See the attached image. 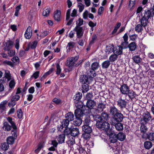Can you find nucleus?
Here are the masks:
<instances>
[{"instance_id":"f257e3e1","label":"nucleus","mask_w":154,"mask_h":154,"mask_svg":"<svg viewBox=\"0 0 154 154\" xmlns=\"http://www.w3.org/2000/svg\"><path fill=\"white\" fill-rule=\"evenodd\" d=\"M96 126L99 130L101 131L104 130L106 132L109 129L110 127V124L108 122L102 120V119L96 123Z\"/></svg>"},{"instance_id":"f03ea898","label":"nucleus","mask_w":154,"mask_h":154,"mask_svg":"<svg viewBox=\"0 0 154 154\" xmlns=\"http://www.w3.org/2000/svg\"><path fill=\"white\" fill-rule=\"evenodd\" d=\"M63 132L66 135H70L74 137L78 136L79 134V130L77 128L70 127L69 128L65 129Z\"/></svg>"},{"instance_id":"7ed1b4c3","label":"nucleus","mask_w":154,"mask_h":154,"mask_svg":"<svg viewBox=\"0 0 154 154\" xmlns=\"http://www.w3.org/2000/svg\"><path fill=\"white\" fill-rule=\"evenodd\" d=\"M93 77L90 73H88L87 75H81L79 78V81L82 84L85 83L89 84L92 81Z\"/></svg>"},{"instance_id":"20e7f679","label":"nucleus","mask_w":154,"mask_h":154,"mask_svg":"<svg viewBox=\"0 0 154 154\" xmlns=\"http://www.w3.org/2000/svg\"><path fill=\"white\" fill-rule=\"evenodd\" d=\"M83 131L84 133L82 134V136L85 139L87 140L90 137V134L92 132L91 128L89 125H84L82 127Z\"/></svg>"},{"instance_id":"39448f33","label":"nucleus","mask_w":154,"mask_h":154,"mask_svg":"<svg viewBox=\"0 0 154 154\" xmlns=\"http://www.w3.org/2000/svg\"><path fill=\"white\" fill-rule=\"evenodd\" d=\"M79 58V56L77 55L75 57H68L66 60V66L69 68H72L73 66H75V63Z\"/></svg>"},{"instance_id":"423d86ee","label":"nucleus","mask_w":154,"mask_h":154,"mask_svg":"<svg viewBox=\"0 0 154 154\" xmlns=\"http://www.w3.org/2000/svg\"><path fill=\"white\" fill-rule=\"evenodd\" d=\"M89 113V111L83 108V109H76L75 111L74 115L75 117L81 118L84 115Z\"/></svg>"},{"instance_id":"0eeeda50","label":"nucleus","mask_w":154,"mask_h":154,"mask_svg":"<svg viewBox=\"0 0 154 154\" xmlns=\"http://www.w3.org/2000/svg\"><path fill=\"white\" fill-rule=\"evenodd\" d=\"M124 116L121 113L118 112L112 117L110 123L113 122H121L122 121Z\"/></svg>"},{"instance_id":"6e6552de","label":"nucleus","mask_w":154,"mask_h":154,"mask_svg":"<svg viewBox=\"0 0 154 154\" xmlns=\"http://www.w3.org/2000/svg\"><path fill=\"white\" fill-rule=\"evenodd\" d=\"M151 118L150 112L146 111L143 114L140 122H143L144 123H147L150 120Z\"/></svg>"},{"instance_id":"1a4fd4ad","label":"nucleus","mask_w":154,"mask_h":154,"mask_svg":"<svg viewBox=\"0 0 154 154\" xmlns=\"http://www.w3.org/2000/svg\"><path fill=\"white\" fill-rule=\"evenodd\" d=\"M99 63L98 62H94L92 63L90 69V73L91 74L93 77L96 76V72L99 67Z\"/></svg>"},{"instance_id":"9d476101","label":"nucleus","mask_w":154,"mask_h":154,"mask_svg":"<svg viewBox=\"0 0 154 154\" xmlns=\"http://www.w3.org/2000/svg\"><path fill=\"white\" fill-rule=\"evenodd\" d=\"M96 105V102L94 100H88L87 102L86 105H84V108L87 110L89 109L90 113L91 112V109H93Z\"/></svg>"},{"instance_id":"9b49d317","label":"nucleus","mask_w":154,"mask_h":154,"mask_svg":"<svg viewBox=\"0 0 154 154\" xmlns=\"http://www.w3.org/2000/svg\"><path fill=\"white\" fill-rule=\"evenodd\" d=\"M20 97L18 95H15L11 98L10 101L8 103V106L9 107H13L16 104V101L18 100Z\"/></svg>"},{"instance_id":"f8f14e48","label":"nucleus","mask_w":154,"mask_h":154,"mask_svg":"<svg viewBox=\"0 0 154 154\" xmlns=\"http://www.w3.org/2000/svg\"><path fill=\"white\" fill-rule=\"evenodd\" d=\"M73 30L76 32L77 38H80L82 36L84 33V31L82 27L76 26Z\"/></svg>"},{"instance_id":"ddd939ff","label":"nucleus","mask_w":154,"mask_h":154,"mask_svg":"<svg viewBox=\"0 0 154 154\" xmlns=\"http://www.w3.org/2000/svg\"><path fill=\"white\" fill-rule=\"evenodd\" d=\"M119 88L121 94L125 95H126L130 89V87L125 84H123L121 85L120 87Z\"/></svg>"},{"instance_id":"4468645a","label":"nucleus","mask_w":154,"mask_h":154,"mask_svg":"<svg viewBox=\"0 0 154 154\" xmlns=\"http://www.w3.org/2000/svg\"><path fill=\"white\" fill-rule=\"evenodd\" d=\"M154 15V12L152 9L146 10L144 11L143 15H141L142 16L146 19H149L151 17H152Z\"/></svg>"},{"instance_id":"2eb2a0df","label":"nucleus","mask_w":154,"mask_h":154,"mask_svg":"<svg viewBox=\"0 0 154 154\" xmlns=\"http://www.w3.org/2000/svg\"><path fill=\"white\" fill-rule=\"evenodd\" d=\"M107 134L109 136V139L110 143H115L117 141V137L116 134L113 132L108 133Z\"/></svg>"},{"instance_id":"dca6fc26","label":"nucleus","mask_w":154,"mask_h":154,"mask_svg":"<svg viewBox=\"0 0 154 154\" xmlns=\"http://www.w3.org/2000/svg\"><path fill=\"white\" fill-rule=\"evenodd\" d=\"M116 49H117V48L115 47L113 44H109L106 46L105 52L106 54H109L112 52L114 53Z\"/></svg>"},{"instance_id":"f3484780","label":"nucleus","mask_w":154,"mask_h":154,"mask_svg":"<svg viewBox=\"0 0 154 154\" xmlns=\"http://www.w3.org/2000/svg\"><path fill=\"white\" fill-rule=\"evenodd\" d=\"M127 101L124 99H122L120 96L119 99L117 101V105L121 109L125 108L127 106Z\"/></svg>"},{"instance_id":"a211bd4d","label":"nucleus","mask_w":154,"mask_h":154,"mask_svg":"<svg viewBox=\"0 0 154 154\" xmlns=\"http://www.w3.org/2000/svg\"><path fill=\"white\" fill-rule=\"evenodd\" d=\"M14 45V42L12 41L9 40L7 41L5 45V47L3 49L5 51H9L11 49Z\"/></svg>"},{"instance_id":"6ab92c4d","label":"nucleus","mask_w":154,"mask_h":154,"mask_svg":"<svg viewBox=\"0 0 154 154\" xmlns=\"http://www.w3.org/2000/svg\"><path fill=\"white\" fill-rule=\"evenodd\" d=\"M70 121L66 119H63L62 122L61 126H60V128L59 126L58 127V131H61L60 128L61 127V129H63V128H65V129L68 128V127Z\"/></svg>"},{"instance_id":"aec40b11","label":"nucleus","mask_w":154,"mask_h":154,"mask_svg":"<svg viewBox=\"0 0 154 154\" xmlns=\"http://www.w3.org/2000/svg\"><path fill=\"white\" fill-rule=\"evenodd\" d=\"M32 35V30L30 26L27 27L25 33V37L26 39H29L30 38Z\"/></svg>"},{"instance_id":"412c9836","label":"nucleus","mask_w":154,"mask_h":154,"mask_svg":"<svg viewBox=\"0 0 154 154\" xmlns=\"http://www.w3.org/2000/svg\"><path fill=\"white\" fill-rule=\"evenodd\" d=\"M111 124L115 126L116 129L119 131H121L123 129V124L121 122L111 123Z\"/></svg>"},{"instance_id":"4be33fe9","label":"nucleus","mask_w":154,"mask_h":154,"mask_svg":"<svg viewBox=\"0 0 154 154\" xmlns=\"http://www.w3.org/2000/svg\"><path fill=\"white\" fill-rule=\"evenodd\" d=\"M75 106L77 109H83L84 107L83 102L80 100H75L74 101Z\"/></svg>"},{"instance_id":"5701e85b","label":"nucleus","mask_w":154,"mask_h":154,"mask_svg":"<svg viewBox=\"0 0 154 154\" xmlns=\"http://www.w3.org/2000/svg\"><path fill=\"white\" fill-rule=\"evenodd\" d=\"M60 11L58 10L55 11L54 17L55 20L58 22L60 20Z\"/></svg>"},{"instance_id":"b1692460","label":"nucleus","mask_w":154,"mask_h":154,"mask_svg":"<svg viewBox=\"0 0 154 154\" xmlns=\"http://www.w3.org/2000/svg\"><path fill=\"white\" fill-rule=\"evenodd\" d=\"M128 96L130 98L132 99L137 96L135 92L133 90L130 89L125 95Z\"/></svg>"},{"instance_id":"393cba45","label":"nucleus","mask_w":154,"mask_h":154,"mask_svg":"<svg viewBox=\"0 0 154 154\" xmlns=\"http://www.w3.org/2000/svg\"><path fill=\"white\" fill-rule=\"evenodd\" d=\"M100 120L102 119V120L106 122L109 119V115L105 112H102L100 115Z\"/></svg>"},{"instance_id":"a878e982","label":"nucleus","mask_w":154,"mask_h":154,"mask_svg":"<svg viewBox=\"0 0 154 154\" xmlns=\"http://www.w3.org/2000/svg\"><path fill=\"white\" fill-rule=\"evenodd\" d=\"M128 48L131 51H135L137 48V45L136 42H132L128 45Z\"/></svg>"},{"instance_id":"bb28decb","label":"nucleus","mask_w":154,"mask_h":154,"mask_svg":"<svg viewBox=\"0 0 154 154\" xmlns=\"http://www.w3.org/2000/svg\"><path fill=\"white\" fill-rule=\"evenodd\" d=\"M65 135L66 134L64 133L63 134H60L57 137V139L59 143L62 144L64 142Z\"/></svg>"},{"instance_id":"cd10ccee","label":"nucleus","mask_w":154,"mask_h":154,"mask_svg":"<svg viewBox=\"0 0 154 154\" xmlns=\"http://www.w3.org/2000/svg\"><path fill=\"white\" fill-rule=\"evenodd\" d=\"M140 123L141 125L140 128V132L141 133L144 134L146 133L148 129V128L145 125L146 123H144L143 122H140Z\"/></svg>"},{"instance_id":"c85d7f7f","label":"nucleus","mask_w":154,"mask_h":154,"mask_svg":"<svg viewBox=\"0 0 154 154\" xmlns=\"http://www.w3.org/2000/svg\"><path fill=\"white\" fill-rule=\"evenodd\" d=\"M65 117L68 120L71 121L74 120V116L72 112H69L66 114Z\"/></svg>"},{"instance_id":"c756f323","label":"nucleus","mask_w":154,"mask_h":154,"mask_svg":"<svg viewBox=\"0 0 154 154\" xmlns=\"http://www.w3.org/2000/svg\"><path fill=\"white\" fill-rule=\"evenodd\" d=\"M118 110L114 106H111L109 107V112L112 116L118 112Z\"/></svg>"},{"instance_id":"7c9ffc66","label":"nucleus","mask_w":154,"mask_h":154,"mask_svg":"<svg viewBox=\"0 0 154 154\" xmlns=\"http://www.w3.org/2000/svg\"><path fill=\"white\" fill-rule=\"evenodd\" d=\"M82 123V119L79 117H75V119L73 122V124L76 126H80Z\"/></svg>"},{"instance_id":"2f4dec72","label":"nucleus","mask_w":154,"mask_h":154,"mask_svg":"<svg viewBox=\"0 0 154 154\" xmlns=\"http://www.w3.org/2000/svg\"><path fill=\"white\" fill-rule=\"evenodd\" d=\"M88 83L83 84L82 85L81 90L83 93L88 92L89 90V86Z\"/></svg>"},{"instance_id":"473e14b6","label":"nucleus","mask_w":154,"mask_h":154,"mask_svg":"<svg viewBox=\"0 0 154 154\" xmlns=\"http://www.w3.org/2000/svg\"><path fill=\"white\" fill-rule=\"evenodd\" d=\"M3 129L6 131H9L11 130L12 128L11 125H10L7 122H5L3 123Z\"/></svg>"},{"instance_id":"72a5a7b5","label":"nucleus","mask_w":154,"mask_h":154,"mask_svg":"<svg viewBox=\"0 0 154 154\" xmlns=\"http://www.w3.org/2000/svg\"><path fill=\"white\" fill-rule=\"evenodd\" d=\"M140 24L143 27H145L148 23V19L142 17L140 20Z\"/></svg>"},{"instance_id":"f704fd0d","label":"nucleus","mask_w":154,"mask_h":154,"mask_svg":"<svg viewBox=\"0 0 154 154\" xmlns=\"http://www.w3.org/2000/svg\"><path fill=\"white\" fill-rule=\"evenodd\" d=\"M116 136L117 139L121 141H123L125 138V135L122 132H119L116 135Z\"/></svg>"},{"instance_id":"c9c22d12","label":"nucleus","mask_w":154,"mask_h":154,"mask_svg":"<svg viewBox=\"0 0 154 154\" xmlns=\"http://www.w3.org/2000/svg\"><path fill=\"white\" fill-rule=\"evenodd\" d=\"M105 108V105L103 103H101L98 104L97 106L98 109H95V111L99 110L100 111L102 112Z\"/></svg>"},{"instance_id":"e433bc0d","label":"nucleus","mask_w":154,"mask_h":154,"mask_svg":"<svg viewBox=\"0 0 154 154\" xmlns=\"http://www.w3.org/2000/svg\"><path fill=\"white\" fill-rule=\"evenodd\" d=\"M111 64L110 61L109 60L105 61L102 63V66L103 69H107Z\"/></svg>"},{"instance_id":"4c0bfd02","label":"nucleus","mask_w":154,"mask_h":154,"mask_svg":"<svg viewBox=\"0 0 154 154\" xmlns=\"http://www.w3.org/2000/svg\"><path fill=\"white\" fill-rule=\"evenodd\" d=\"M82 97V94L81 92H78L73 97L74 101L80 100Z\"/></svg>"},{"instance_id":"58836bf2","label":"nucleus","mask_w":154,"mask_h":154,"mask_svg":"<svg viewBox=\"0 0 154 154\" xmlns=\"http://www.w3.org/2000/svg\"><path fill=\"white\" fill-rule=\"evenodd\" d=\"M119 48L116 49V51H115L114 53L117 56L121 54L122 53L123 48L121 45L118 46Z\"/></svg>"},{"instance_id":"ea45409f","label":"nucleus","mask_w":154,"mask_h":154,"mask_svg":"<svg viewBox=\"0 0 154 154\" xmlns=\"http://www.w3.org/2000/svg\"><path fill=\"white\" fill-rule=\"evenodd\" d=\"M118 56L115 54H112L109 57V59L110 62H113L117 59Z\"/></svg>"},{"instance_id":"a19ab883","label":"nucleus","mask_w":154,"mask_h":154,"mask_svg":"<svg viewBox=\"0 0 154 154\" xmlns=\"http://www.w3.org/2000/svg\"><path fill=\"white\" fill-rule=\"evenodd\" d=\"M91 120L89 116H87L85 119L84 125H89L91 123Z\"/></svg>"},{"instance_id":"79ce46f5","label":"nucleus","mask_w":154,"mask_h":154,"mask_svg":"<svg viewBox=\"0 0 154 154\" xmlns=\"http://www.w3.org/2000/svg\"><path fill=\"white\" fill-rule=\"evenodd\" d=\"M144 145L146 149H149L152 147V143L150 141H146L144 143Z\"/></svg>"},{"instance_id":"37998d69","label":"nucleus","mask_w":154,"mask_h":154,"mask_svg":"<svg viewBox=\"0 0 154 154\" xmlns=\"http://www.w3.org/2000/svg\"><path fill=\"white\" fill-rule=\"evenodd\" d=\"M132 59L133 60L134 62L138 64L140 63L141 58L138 55L133 56Z\"/></svg>"},{"instance_id":"c03bdc74","label":"nucleus","mask_w":154,"mask_h":154,"mask_svg":"<svg viewBox=\"0 0 154 154\" xmlns=\"http://www.w3.org/2000/svg\"><path fill=\"white\" fill-rule=\"evenodd\" d=\"M91 116H92L94 120L96 121V123H97L98 121H100V116L99 115L92 114Z\"/></svg>"},{"instance_id":"a18cd8bd","label":"nucleus","mask_w":154,"mask_h":154,"mask_svg":"<svg viewBox=\"0 0 154 154\" xmlns=\"http://www.w3.org/2000/svg\"><path fill=\"white\" fill-rule=\"evenodd\" d=\"M54 70V69L53 68H51L49 70L45 73L44 75L41 78V80H42L43 78L44 79L46 77L48 76Z\"/></svg>"},{"instance_id":"49530a36","label":"nucleus","mask_w":154,"mask_h":154,"mask_svg":"<svg viewBox=\"0 0 154 154\" xmlns=\"http://www.w3.org/2000/svg\"><path fill=\"white\" fill-rule=\"evenodd\" d=\"M16 139L14 138L13 137H9L7 139V143L8 144H12L14 143V140Z\"/></svg>"},{"instance_id":"de8ad7c7","label":"nucleus","mask_w":154,"mask_h":154,"mask_svg":"<svg viewBox=\"0 0 154 154\" xmlns=\"http://www.w3.org/2000/svg\"><path fill=\"white\" fill-rule=\"evenodd\" d=\"M12 128L13 129V130L11 131V134H12V137H14V138H16L17 137V128L16 126V128H14L13 127H12Z\"/></svg>"},{"instance_id":"09e8293b","label":"nucleus","mask_w":154,"mask_h":154,"mask_svg":"<svg viewBox=\"0 0 154 154\" xmlns=\"http://www.w3.org/2000/svg\"><path fill=\"white\" fill-rule=\"evenodd\" d=\"M5 82L4 80L0 79V93L4 91L5 87L3 84Z\"/></svg>"},{"instance_id":"8fccbe9b","label":"nucleus","mask_w":154,"mask_h":154,"mask_svg":"<svg viewBox=\"0 0 154 154\" xmlns=\"http://www.w3.org/2000/svg\"><path fill=\"white\" fill-rule=\"evenodd\" d=\"M143 26L140 24H138L135 27V30L137 32H141L143 30Z\"/></svg>"},{"instance_id":"3c124183","label":"nucleus","mask_w":154,"mask_h":154,"mask_svg":"<svg viewBox=\"0 0 154 154\" xmlns=\"http://www.w3.org/2000/svg\"><path fill=\"white\" fill-rule=\"evenodd\" d=\"M77 149L80 154H85V153L86 152L85 148L83 147H82V145L79 146V147L77 148Z\"/></svg>"},{"instance_id":"603ef678","label":"nucleus","mask_w":154,"mask_h":154,"mask_svg":"<svg viewBox=\"0 0 154 154\" xmlns=\"http://www.w3.org/2000/svg\"><path fill=\"white\" fill-rule=\"evenodd\" d=\"M56 74L57 75H59L60 74V73L61 71V68L59 63H57L56 64Z\"/></svg>"},{"instance_id":"864d4df0","label":"nucleus","mask_w":154,"mask_h":154,"mask_svg":"<svg viewBox=\"0 0 154 154\" xmlns=\"http://www.w3.org/2000/svg\"><path fill=\"white\" fill-rule=\"evenodd\" d=\"M121 25V23H117L115 26L114 27V29L113 31H112V34H114L116 33L118 29H119Z\"/></svg>"},{"instance_id":"5fc2aeb1","label":"nucleus","mask_w":154,"mask_h":154,"mask_svg":"<svg viewBox=\"0 0 154 154\" xmlns=\"http://www.w3.org/2000/svg\"><path fill=\"white\" fill-rule=\"evenodd\" d=\"M7 120L11 125L12 127L16 128V125L14 122L12 121V118L11 117H8L7 119Z\"/></svg>"},{"instance_id":"6e6d98bb","label":"nucleus","mask_w":154,"mask_h":154,"mask_svg":"<svg viewBox=\"0 0 154 154\" xmlns=\"http://www.w3.org/2000/svg\"><path fill=\"white\" fill-rule=\"evenodd\" d=\"M147 138L150 140H154V133L151 132L147 134Z\"/></svg>"},{"instance_id":"4d7b16f0","label":"nucleus","mask_w":154,"mask_h":154,"mask_svg":"<svg viewBox=\"0 0 154 154\" xmlns=\"http://www.w3.org/2000/svg\"><path fill=\"white\" fill-rule=\"evenodd\" d=\"M17 116L18 118L21 119L23 117V112L21 109H19L17 111Z\"/></svg>"},{"instance_id":"13d9d810","label":"nucleus","mask_w":154,"mask_h":154,"mask_svg":"<svg viewBox=\"0 0 154 154\" xmlns=\"http://www.w3.org/2000/svg\"><path fill=\"white\" fill-rule=\"evenodd\" d=\"M8 144L7 143L5 142L2 144L1 148L3 150H6L8 149Z\"/></svg>"},{"instance_id":"bf43d9fd","label":"nucleus","mask_w":154,"mask_h":154,"mask_svg":"<svg viewBox=\"0 0 154 154\" xmlns=\"http://www.w3.org/2000/svg\"><path fill=\"white\" fill-rule=\"evenodd\" d=\"M52 101L57 105L60 104L62 103V102L60 99L56 98H55L53 99L52 100Z\"/></svg>"},{"instance_id":"052dcab7","label":"nucleus","mask_w":154,"mask_h":154,"mask_svg":"<svg viewBox=\"0 0 154 154\" xmlns=\"http://www.w3.org/2000/svg\"><path fill=\"white\" fill-rule=\"evenodd\" d=\"M50 12V9L47 8L43 11L42 15L43 16L47 17L49 15Z\"/></svg>"},{"instance_id":"680f3d73","label":"nucleus","mask_w":154,"mask_h":154,"mask_svg":"<svg viewBox=\"0 0 154 154\" xmlns=\"http://www.w3.org/2000/svg\"><path fill=\"white\" fill-rule=\"evenodd\" d=\"M11 60L14 63L17 62L18 63V64L20 62V59L17 56H14L13 57L11 58Z\"/></svg>"},{"instance_id":"e2e57ef3","label":"nucleus","mask_w":154,"mask_h":154,"mask_svg":"<svg viewBox=\"0 0 154 154\" xmlns=\"http://www.w3.org/2000/svg\"><path fill=\"white\" fill-rule=\"evenodd\" d=\"M3 63L5 64L8 65L12 67H13L14 66V64L12 62L7 60H5L4 61Z\"/></svg>"},{"instance_id":"0e129e2a","label":"nucleus","mask_w":154,"mask_h":154,"mask_svg":"<svg viewBox=\"0 0 154 154\" xmlns=\"http://www.w3.org/2000/svg\"><path fill=\"white\" fill-rule=\"evenodd\" d=\"M72 139H70L67 141L68 144V145H70L71 146L73 145L75 143L74 138L73 137H72Z\"/></svg>"},{"instance_id":"69168bd1","label":"nucleus","mask_w":154,"mask_h":154,"mask_svg":"<svg viewBox=\"0 0 154 154\" xmlns=\"http://www.w3.org/2000/svg\"><path fill=\"white\" fill-rule=\"evenodd\" d=\"M78 7L79 8V12H82L84 9V5L81 3H79Z\"/></svg>"},{"instance_id":"338daca9","label":"nucleus","mask_w":154,"mask_h":154,"mask_svg":"<svg viewBox=\"0 0 154 154\" xmlns=\"http://www.w3.org/2000/svg\"><path fill=\"white\" fill-rule=\"evenodd\" d=\"M75 43L73 42H71L68 43L67 47H69V48H68L69 50H70V48H74Z\"/></svg>"},{"instance_id":"774afa93","label":"nucleus","mask_w":154,"mask_h":154,"mask_svg":"<svg viewBox=\"0 0 154 154\" xmlns=\"http://www.w3.org/2000/svg\"><path fill=\"white\" fill-rule=\"evenodd\" d=\"M128 42H122L121 44V45L122 46V48L124 49H126L128 48Z\"/></svg>"}]
</instances>
